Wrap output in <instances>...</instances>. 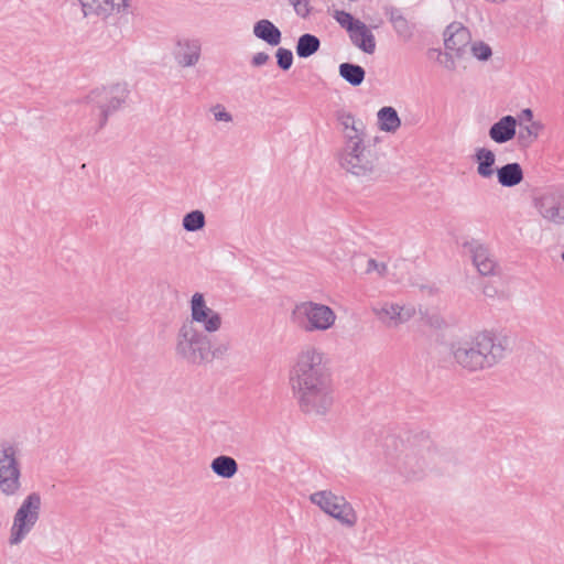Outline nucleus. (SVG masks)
Segmentation results:
<instances>
[{
  "label": "nucleus",
  "instance_id": "nucleus-8",
  "mask_svg": "<svg viewBox=\"0 0 564 564\" xmlns=\"http://www.w3.org/2000/svg\"><path fill=\"white\" fill-rule=\"evenodd\" d=\"M41 496L32 492L25 497L13 517L10 529V545L20 544L32 531L40 518Z\"/></svg>",
  "mask_w": 564,
  "mask_h": 564
},
{
  "label": "nucleus",
  "instance_id": "nucleus-26",
  "mask_svg": "<svg viewBox=\"0 0 564 564\" xmlns=\"http://www.w3.org/2000/svg\"><path fill=\"white\" fill-rule=\"evenodd\" d=\"M339 75L351 86H359L365 80V69L356 64L343 63L338 68Z\"/></svg>",
  "mask_w": 564,
  "mask_h": 564
},
{
  "label": "nucleus",
  "instance_id": "nucleus-15",
  "mask_svg": "<svg viewBox=\"0 0 564 564\" xmlns=\"http://www.w3.org/2000/svg\"><path fill=\"white\" fill-rule=\"evenodd\" d=\"M200 51L202 45L198 40H180L174 50V58L178 66L192 67L198 63Z\"/></svg>",
  "mask_w": 564,
  "mask_h": 564
},
{
  "label": "nucleus",
  "instance_id": "nucleus-2",
  "mask_svg": "<svg viewBox=\"0 0 564 564\" xmlns=\"http://www.w3.org/2000/svg\"><path fill=\"white\" fill-rule=\"evenodd\" d=\"M502 340L490 330L477 332L452 343L454 362L468 372H477L496 366L505 356Z\"/></svg>",
  "mask_w": 564,
  "mask_h": 564
},
{
  "label": "nucleus",
  "instance_id": "nucleus-33",
  "mask_svg": "<svg viewBox=\"0 0 564 564\" xmlns=\"http://www.w3.org/2000/svg\"><path fill=\"white\" fill-rule=\"evenodd\" d=\"M334 18L340 26L345 28L348 32L358 25V22H361L360 20H355L354 17L346 11H336Z\"/></svg>",
  "mask_w": 564,
  "mask_h": 564
},
{
  "label": "nucleus",
  "instance_id": "nucleus-41",
  "mask_svg": "<svg viewBox=\"0 0 564 564\" xmlns=\"http://www.w3.org/2000/svg\"><path fill=\"white\" fill-rule=\"evenodd\" d=\"M328 260L333 262L335 265H337V263L340 262L343 259L335 251H333L328 256Z\"/></svg>",
  "mask_w": 564,
  "mask_h": 564
},
{
  "label": "nucleus",
  "instance_id": "nucleus-40",
  "mask_svg": "<svg viewBox=\"0 0 564 564\" xmlns=\"http://www.w3.org/2000/svg\"><path fill=\"white\" fill-rule=\"evenodd\" d=\"M227 350H228V346L227 345H219L214 350L210 349L209 361L213 360L214 358L220 357Z\"/></svg>",
  "mask_w": 564,
  "mask_h": 564
},
{
  "label": "nucleus",
  "instance_id": "nucleus-29",
  "mask_svg": "<svg viewBox=\"0 0 564 564\" xmlns=\"http://www.w3.org/2000/svg\"><path fill=\"white\" fill-rule=\"evenodd\" d=\"M543 129V124L540 121H531L528 126H522L518 139L523 145L532 144Z\"/></svg>",
  "mask_w": 564,
  "mask_h": 564
},
{
  "label": "nucleus",
  "instance_id": "nucleus-27",
  "mask_svg": "<svg viewBox=\"0 0 564 564\" xmlns=\"http://www.w3.org/2000/svg\"><path fill=\"white\" fill-rule=\"evenodd\" d=\"M343 134V147L348 148L356 144L366 142L367 133L365 123H357L345 130H341Z\"/></svg>",
  "mask_w": 564,
  "mask_h": 564
},
{
  "label": "nucleus",
  "instance_id": "nucleus-3",
  "mask_svg": "<svg viewBox=\"0 0 564 564\" xmlns=\"http://www.w3.org/2000/svg\"><path fill=\"white\" fill-rule=\"evenodd\" d=\"M337 319L333 307L313 300L296 302L290 312L292 325L306 334L328 333L334 329Z\"/></svg>",
  "mask_w": 564,
  "mask_h": 564
},
{
  "label": "nucleus",
  "instance_id": "nucleus-5",
  "mask_svg": "<svg viewBox=\"0 0 564 564\" xmlns=\"http://www.w3.org/2000/svg\"><path fill=\"white\" fill-rule=\"evenodd\" d=\"M337 162L345 172L364 181H372L380 175L378 155L366 142L341 148Z\"/></svg>",
  "mask_w": 564,
  "mask_h": 564
},
{
  "label": "nucleus",
  "instance_id": "nucleus-16",
  "mask_svg": "<svg viewBox=\"0 0 564 564\" xmlns=\"http://www.w3.org/2000/svg\"><path fill=\"white\" fill-rule=\"evenodd\" d=\"M473 263L481 275H492L497 270V262L490 250L479 242L469 245Z\"/></svg>",
  "mask_w": 564,
  "mask_h": 564
},
{
  "label": "nucleus",
  "instance_id": "nucleus-20",
  "mask_svg": "<svg viewBox=\"0 0 564 564\" xmlns=\"http://www.w3.org/2000/svg\"><path fill=\"white\" fill-rule=\"evenodd\" d=\"M498 183L503 187H514L523 181V170L517 162L497 169Z\"/></svg>",
  "mask_w": 564,
  "mask_h": 564
},
{
  "label": "nucleus",
  "instance_id": "nucleus-14",
  "mask_svg": "<svg viewBox=\"0 0 564 564\" xmlns=\"http://www.w3.org/2000/svg\"><path fill=\"white\" fill-rule=\"evenodd\" d=\"M534 205L540 216L554 225L564 224V196L556 192H547L538 197Z\"/></svg>",
  "mask_w": 564,
  "mask_h": 564
},
{
  "label": "nucleus",
  "instance_id": "nucleus-6",
  "mask_svg": "<svg viewBox=\"0 0 564 564\" xmlns=\"http://www.w3.org/2000/svg\"><path fill=\"white\" fill-rule=\"evenodd\" d=\"M310 501L346 528H354L358 522V514L352 505L344 496L332 490L315 491L310 496Z\"/></svg>",
  "mask_w": 564,
  "mask_h": 564
},
{
  "label": "nucleus",
  "instance_id": "nucleus-10",
  "mask_svg": "<svg viewBox=\"0 0 564 564\" xmlns=\"http://www.w3.org/2000/svg\"><path fill=\"white\" fill-rule=\"evenodd\" d=\"M21 471L18 462V448L7 444L0 456V490L6 496L15 495L21 488Z\"/></svg>",
  "mask_w": 564,
  "mask_h": 564
},
{
  "label": "nucleus",
  "instance_id": "nucleus-31",
  "mask_svg": "<svg viewBox=\"0 0 564 564\" xmlns=\"http://www.w3.org/2000/svg\"><path fill=\"white\" fill-rule=\"evenodd\" d=\"M104 6H101L100 12H106L107 18L112 14H121L126 13L129 6L130 0H102Z\"/></svg>",
  "mask_w": 564,
  "mask_h": 564
},
{
  "label": "nucleus",
  "instance_id": "nucleus-9",
  "mask_svg": "<svg viewBox=\"0 0 564 564\" xmlns=\"http://www.w3.org/2000/svg\"><path fill=\"white\" fill-rule=\"evenodd\" d=\"M430 442L419 446L415 441H408L395 457V467L408 479L419 478L427 466Z\"/></svg>",
  "mask_w": 564,
  "mask_h": 564
},
{
  "label": "nucleus",
  "instance_id": "nucleus-42",
  "mask_svg": "<svg viewBox=\"0 0 564 564\" xmlns=\"http://www.w3.org/2000/svg\"><path fill=\"white\" fill-rule=\"evenodd\" d=\"M522 117L525 118L527 120H529L530 122L533 121L532 118H533V112L531 109L527 108V109H523L522 110Z\"/></svg>",
  "mask_w": 564,
  "mask_h": 564
},
{
  "label": "nucleus",
  "instance_id": "nucleus-12",
  "mask_svg": "<svg viewBox=\"0 0 564 564\" xmlns=\"http://www.w3.org/2000/svg\"><path fill=\"white\" fill-rule=\"evenodd\" d=\"M191 315L185 323H192V326L200 325L204 333L213 334L218 332L223 326L220 314L207 305L203 293H194L189 301Z\"/></svg>",
  "mask_w": 564,
  "mask_h": 564
},
{
  "label": "nucleus",
  "instance_id": "nucleus-43",
  "mask_svg": "<svg viewBox=\"0 0 564 564\" xmlns=\"http://www.w3.org/2000/svg\"><path fill=\"white\" fill-rule=\"evenodd\" d=\"M562 259H563V261H564V252L562 253Z\"/></svg>",
  "mask_w": 564,
  "mask_h": 564
},
{
  "label": "nucleus",
  "instance_id": "nucleus-28",
  "mask_svg": "<svg viewBox=\"0 0 564 564\" xmlns=\"http://www.w3.org/2000/svg\"><path fill=\"white\" fill-rule=\"evenodd\" d=\"M206 225V218L202 210L195 209L184 215L182 226L184 230L194 232L203 229Z\"/></svg>",
  "mask_w": 564,
  "mask_h": 564
},
{
  "label": "nucleus",
  "instance_id": "nucleus-37",
  "mask_svg": "<svg viewBox=\"0 0 564 564\" xmlns=\"http://www.w3.org/2000/svg\"><path fill=\"white\" fill-rule=\"evenodd\" d=\"M212 113L214 115V118L218 122H231L232 121V115L228 112L225 108V106L217 104L210 108Z\"/></svg>",
  "mask_w": 564,
  "mask_h": 564
},
{
  "label": "nucleus",
  "instance_id": "nucleus-11",
  "mask_svg": "<svg viewBox=\"0 0 564 564\" xmlns=\"http://www.w3.org/2000/svg\"><path fill=\"white\" fill-rule=\"evenodd\" d=\"M445 55L449 57L446 68L454 70L456 68L454 57L464 58L468 53L471 42V33L460 22H453L444 31Z\"/></svg>",
  "mask_w": 564,
  "mask_h": 564
},
{
  "label": "nucleus",
  "instance_id": "nucleus-4",
  "mask_svg": "<svg viewBox=\"0 0 564 564\" xmlns=\"http://www.w3.org/2000/svg\"><path fill=\"white\" fill-rule=\"evenodd\" d=\"M210 344L208 334L192 326V323L183 322L175 336V356L180 360L195 366L209 362Z\"/></svg>",
  "mask_w": 564,
  "mask_h": 564
},
{
  "label": "nucleus",
  "instance_id": "nucleus-35",
  "mask_svg": "<svg viewBox=\"0 0 564 564\" xmlns=\"http://www.w3.org/2000/svg\"><path fill=\"white\" fill-rule=\"evenodd\" d=\"M275 56L278 59V65L281 69L288 70L291 68V66L293 64V54L290 50L284 48V47H279Z\"/></svg>",
  "mask_w": 564,
  "mask_h": 564
},
{
  "label": "nucleus",
  "instance_id": "nucleus-25",
  "mask_svg": "<svg viewBox=\"0 0 564 564\" xmlns=\"http://www.w3.org/2000/svg\"><path fill=\"white\" fill-rule=\"evenodd\" d=\"M389 20L397 34L404 41H409L413 35V28L398 9L389 11Z\"/></svg>",
  "mask_w": 564,
  "mask_h": 564
},
{
  "label": "nucleus",
  "instance_id": "nucleus-22",
  "mask_svg": "<svg viewBox=\"0 0 564 564\" xmlns=\"http://www.w3.org/2000/svg\"><path fill=\"white\" fill-rule=\"evenodd\" d=\"M377 118L381 131L394 133L401 127V119L393 107H382L378 111Z\"/></svg>",
  "mask_w": 564,
  "mask_h": 564
},
{
  "label": "nucleus",
  "instance_id": "nucleus-19",
  "mask_svg": "<svg viewBox=\"0 0 564 564\" xmlns=\"http://www.w3.org/2000/svg\"><path fill=\"white\" fill-rule=\"evenodd\" d=\"M475 161L477 163V174L481 178H491L495 173H497V170L495 169L496 154L490 149H476Z\"/></svg>",
  "mask_w": 564,
  "mask_h": 564
},
{
  "label": "nucleus",
  "instance_id": "nucleus-21",
  "mask_svg": "<svg viewBox=\"0 0 564 564\" xmlns=\"http://www.w3.org/2000/svg\"><path fill=\"white\" fill-rule=\"evenodd\" d=\"M256 37L267 42L269 45L276 46L281 42V31L267 19L259 20L253 25Z\"/></svg>",
  "mask_w": 564,
  "mask_h": 564
},
{
  "label": "nucleus",
  "instance_id": "nucleus-32",
  "mask_svg": "<svg viewBox=\"0 0 564 564\" xmlns=\"http://www.w3.org/2000/svg\"><path fill=\"white\" fill-rule=\"evenodd\" d=\"M468 51L476 59L480 62H487L492 56L491 47L484 41L470 42Z\"/></svg>",
  "mask_w": 564,
  "mask_h": 564
},
{
  "label": "nucleus",
  "instance_id": "nucleus-38",
  "mask_svg": "<svg viewBox=\"0 0 564 564\" xmlns=\"http://www.w3.org/2000/svg\"><path fill=\"white\" fill-rule=\"evenodd\" d=\"M288 1L293 7V9L297 15H300L302 18H306L310 14L311 8L308 4V0H288Z\"/></svg>",
  "mask_w": 564,
  "mask_h": 564
},
{
  "label": "nucleus",
  "instance_id": "nucleus-7",
  "mask_svg": "<svg viewBox=\"0 0 564 564\" xmlns=\"http://www.w3.org/2000/svg\"><path fill=\"white\" fill-rule=\"evenodd\" d=\"M128 97L127 86L123 84H115L108 87H100L91 90L86 97L87 102L97 109L96 129H102L108 117L117 111Z\"/></svg>",
  "mask_w": 564,
  "mask_h": 564
},
{
  "label": "nucleus",
  "instance_id": "nucleus-1",
  "mask_svg": "<svg viewBox=\"0 0 564 564\" xmlns=\"http://www.w3.org/2000/svg\"><path fill=\"white\" fill-rule=\"evenodd\" d=\"M290 383L304 413L325 415L333 408L332 377L325 354L319 348L305 346L297 352L290 370Z\"/></svg>",
  "mask_w": 564,
  "mask_h": 564
},
{
  "label": "nucleus",
  "instance_id": "nucleus-23",
  "mask_svg": "<svg viewBox=\"0 0 564 564\" xmlns=\"http://www.w3.org/2000/svg\"><path fill=\"white\" fill-rule=\"evenodd\" d=\"M210 469L221 478H232L238 471L237 462L227 455L215 457L210 463Z\"/></svg>",
  "mask_w": 564,
  "mask_h": 564
},
{
  "label": "nucleus",
  "instance_id": "nucleus-30",
  "mask_svg": "<svg viewBox=\"0 0 564 564\" xmlns=\"http://www.w3.org/2000/svg\"><path fill=\"white\" fill-rule=\"evenodd\" d=\"M79 6L83 17L88 18L91 15L99 17L101 19H107L106 12H100L101 6H104L102 0H75L73 6Z\"/></svg>",
  "mask_w": 564,
  "mask_h": 564
},
{
  "label": "nucleus",
  "instance_id": "nucleus-39",
  "mask_svg": "<svg viewBox=\"0 0 564 564\" xmlns=\"http://www.w3.org/2000/svg\"><path fill=\"white\" fill-rule=\"evenodd\" d=\"M269 55L264 52H258L253 55L251 64L256 67L264 65L269 61Z\"/></svg>",
  "mask_w": 564,
  "mask_h": 564
},
{
  "label": "nucleus",
  "instance_id": "nucleus-13",
  "mask_svg": "<svg viewBox=\"0 0 564 564\" xmlns=\"http://www.w3.org/2000/svg\"><path fill=\"white\" fill-rule=\"evenodd\" d=\"M372 313L386 326L398 327L415 315V308L412 305L384 302L380 305L373 306Z\"/></svg>",
  "mask_w": 564,
  "mask_h": 564
},
{
  "label": "nucleus",
  "instance_id": "nucleus-34",
  "mask_svg": "<svg viewBox=\"0 0 564 564\" xmlns=\"http://www.w3.org/2000/svg\"><path fill=\"white\" fill-rule=\"evenodd\" d=\"M337 121L341 127V130L350 128L351 126H356L357 123H362L361 119L356 118L351 112L346 110H339L336 115Z\"/></svg>",
  "mask_w": 564,
  "mask_h": 564
},
{
  "label": "nucleus",
  "instance_id": "nucleus-18",
  "mask_svg": "<svg viewBox=\"0 0 564 564\" xmlns=\"http://www.w3.org/2000/svg\"><path fill=\"white\" fill-rule=\"evenodd\" d=\"M350 40L355 46L367 54H372L376 50V40L375 35L370 31V29L364 23L358 22L350 32Z\"/></svg>",
  "mask_w": 564,
  "mask_h": 564
},
{
  "label": "nucleus",
  "instance_id": "nucleus-36",
  "mask_svg": "<svg viewBox=\"0 0 564 564\" xmlns=\"http://www.w3.org/2000/svg\"><path fill=\"white\" fill-rule=\"evenodd\" d=\"M367 273H376L379 278H384L388 274V265L384 262H379L375 259H368Z\"/></svg>",
  "mask_w": 564,
  "mask_h": 564
},
{
  "label": "nucleus",
  "instance_id": "nucleus-24",
  "mask_svg": "<svg viewBox=\"0 0 564 564\" xmlns=\"http://www.w3.org/2000/svg\"><path fill=\"white\" fill-rule=\"evenodd\" d=\"M321 46V41L317 36L305 33L301 35L296 43V54L301 58H307L315 54Z\"/></svg>",
  "mask_w": 564,
  "mask_h": 564
},
{
  "label": "nucleus",
  "instance_id": "nucleus-17",
  "mask_svg": "<svg viewBox=\"0 0 564 564\" xmlns=\"http://www.w3.org/2000/svg\"><path fill=\"white\" fill-rule=\"evenodd\" d=\"M517 119L513 116H505L495 122L489 129V137L496 143H507L516 137Z\"/></svg>",
  "mask_w": 564,
  "mask_h": 564
}]
</instances>
